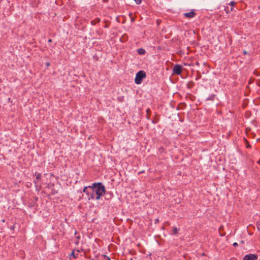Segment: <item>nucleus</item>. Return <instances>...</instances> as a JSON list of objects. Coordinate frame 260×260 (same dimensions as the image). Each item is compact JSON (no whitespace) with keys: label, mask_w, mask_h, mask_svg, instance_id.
I'll return each mask as SVG.
<instances>
[{"label":"nucleus","mask_w":260,"mask_h":260,"mask_svg":"<svg viewBox=\"0 0 260 260\" xmlns=\"http://www.w3.org/2000/svg\"><path fill=\"white\" fill-rule=\"evenodd\" d=\"M83 191L86 194L88 200H99L105 193V187L101 183H94L90 186L84 187Z\"/></svg>","instance_id":"obj_1"},{"label":"nucleus","mask_w":260,"mask_h":260,"mask_svg":"<svg viewBox=\"0 0 260 260\" xmlns=\"http://www.w3.org/2000/svg\"><path fill=\"white\" fill-rule=\"evenodd\" d=\"M146 77V74L144 71H139L136 75L135 82L137 84H140L142 83V80Z\"/></svg>","instance_id":"obj_2"},{"label":"nucleus","mask_w":260,"mask_h":260,"mask_svg":"<svg viewBox=\"0 0 260 260\" xmlns=\"http://www.w3.org/2000/svg\"><path fill=\"white\" fill-rule=\"evenodd\" d=\"M182 70V67L179 64H175L173 69V73L176 75H180Z\"/></svg>","instance_id":"obj_3"},{"label":"nucleus","mask_w":260,"mask_h":260,"mask_svg":"<svg viewBox=\"0 0 260 260\" xmlns=\"http://www.w3.org/2000/svg\"><path fill=\"white\" fill-rule=\"evenodd\" d=\"M257 255L254 254H249L246 255L243 258V260H256Z\"/></svg>","instance_id":"obj_4"},{"label":"nucleus","mask_w":260,"mask_h":260,"mask_svg":"<svg viewBox=\"0 0 260 260\" xmlns=\"http://www.w3.org/2000/svg\"><path fill=\"white\" fill-rule=\"evenodd\" d=\"M196 12H194V11L191 10V11H190L189 12L184 13V16L186 18H191L194 17L196 16Z\"/></svg>","instance_id":"obj_5"},{"label":"nucleus","mask_w":260,"mask_h":260,"mask_svg":"<svg viewBox=\"0 0 260 260\" xmlns=\"http://www.w3.org/2000/svg\"><path fill=\"white\" fill-rule=\"evenodd\" d=\"M80 252L79 250L74 249L72 251L71 256H73L75 258H78Z\"/></svg>","instance_id":"obj_6"},{"label":"nucleus","mask_w":260,"mask_h":260,"mask_svg":"<svg viewBox=\"0 0 260 260\" xmlns=\"http://www.w3.org/2000/svg\"><path fill=\"white\" fill-rule=\"evenodd\" d=\"M137 52L140 55H144L145 54L146 51L143 48H140L138 49Z\"/></svg>","instance_id":"obj_7"},{"label":"nucleus","mask_w":260,"mask_h":260,"mask_svg":"<svg viewBox=\"0 0 260 260\" xmlns=\"http://www.w3.org/2000/svg\"><path fill=\"white\" fill-rule=\"evenodd\" d=\"M179 231V229L176 227H174L173 229V234L176 235Z\"/></svg>","instance_id":"obj_8"},{"label":"nucleus","mask_w":260,"mask_h":260,"mask_svg":"<svg viewBox=\"0 0 260 260\" xmlns=\"http://www.w3.org/2000/svg\"><path fill=\"white\" fill-rule=\"evenodd\" d=\"M236 3L234 2H231L230 3V5L231 6L232 8L231 9V11H232L233 10V7L235 6V5H236Z\"/></svg>","instance_id":"obj_9"},{"label":"nucleus","mask_w":260,"mask_h":260,"mask_svg":"<svg viewBox=\"0 0 260 260\" xmlns=\"http://www.w3.org/2000/svg\"><path fill=\"white\" fill-rule=\"evenodd\" d=\"M257 228L258 230H260V220L256 223Z\"/></svg>","instance_id":"obj_10"},{"label":"nucleus","mask_w":260,"mask_h":260,"mask_svg":"<svg viewBox=\"0 0 260 260\" xmlns=\"http://www.w3.org/2000/svg\"><path fill=\"white\" fill-rule=\"evenodd\" d=\"M103 260H110V258L106 255L103 256Z\"/></svg>","instance_id":"obj_11"},{"label":"nucleus","mask_w":260,"mask_h":260,"mask_svg":"<svg viewBox=\"0 0 260 260\" xmlns=\"http://www.w3.org/2000/svg\"><path fill=\"white\" fill-rule=\"evenodd\" d=\"M137 4H140L142 1L141 0H134Z\"/></svg>","instance_id":"obj_12"},{"label":"nucleus","mask_w":260,"mask_h":260,"mask_svg":"<svg viewBox=\"0 0 260 260\" xmlns=\"http://www.w3.org/2000/svg\"><path fill=\"white\" fill-rule=\"evenodd\" d=\"M36 176L37 179H38L41 177V174L40 173H38L36 175Z\"/></svg>","instance_id":"obj_13"},{"label":"nucleus","mask_w":260,"mask_h":260,"mask_svg":"<svg viewBox=\"0 0 260 260\" xmlns=\"http://www.w3.org/2000/svg\"><path fill=\"white\" fill-rule=\"evenodd\" d=\"M150 112V110L149 109H148L146 111L147 114H149Z\"/></svg>","instance_id":"obj_14"},{"label":"nucleus","mask_w":260,"mask_h":260,"mask_svg":"<svg viewBox=\"0 0 260 260\" xmlns=\"http://www.w3.org/2000/svg\"><path fill=\"white\" fill-rule=\"evenodd\" d=\"M233 246H238V243H236V242L234 243H233Z\"/></svg>","instance_id":"obj_15"},{"label":"nucleus","mask_w":260,"mask_h":260,"mask_svg":"<svg viewBox=\"0 0 260 260\" xmlns=\"http://www.w3.org/2000/svg\"><path fill=\"white\" fill-rule=\"evenodd\" d=\"M46 65H47V66H49L50 65V63L48 62V63H47L46 64Z\"/></svg>","instance_id":"obj_16"},{"label":"nucleus","mask_w":260,"mask_h":260,"mask_svg":"<svg viewBox=\"0 0 260 260\" xmlns=\"http://www.w3.org/2000/svg\"><path fill=\"white\" fill-rule=\"evenodd\" d=\"M48 41H49V42H51L52 41V40H51V39H49V40H48Z\"/></svg>","instance_id":"obj_17"},{"label":"nucleus","mask_w":260,"mask_h":260,"mask_svg":"<svg viewBox=\"0 0 260 260\" xmlns=\"http://www.w3.org/2000/svg\"><path fill=\"white\" fill-rule=\"evenodd\" d=\"M249 146V145H247V147H248Z\"/></svg>","instance_id":"obj_18"}]
</instances>
